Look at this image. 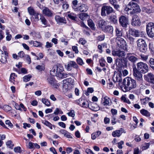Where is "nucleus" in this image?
Segmentation results:
<instances>
[{
    "instance_id": "nucleus-28",
    "label": "nucleus",
    "mask_w": 154,
    "mask_h": 154,
    "mask_svg": "<svg viewBox=\"0 0 154 154\" xmlns=\"http://www.w3.org/2000/svg\"><path fill=\"white\" fill-rule=\"evenodd\" d=\"M137 46H141L146 45L145 41L142 39H139L137 41Z\"/></svg>"
},
{
    "instance_id": "nucleus-9",
    "label": "nucleus",
    "mask_w": 154,
    "mask_h": 154,
    "mask_svg": "<svg viewBox=\"0 0 154 154\" xmlns=\"http://www.w3.org/2000/svg\"><path fill=\"white\" fill-rule=\"evenodd\" d=\"M129 33L135 37H138L143 34V32H140L134 29H130L129 30Z\"/></svg>"
},
{
    "instance_id": "nucleus-41",
    "label": "nucleus",
    "mask_w": 154,
    "mask_h": 154,
    "mask_svg": "<svg viewBox=\"0 0 154 154\" xmlns=\"http://www.w3.org/2000/svg\"><path fill=\"white\" fill-rule=\"evenodd\" d=\"M42 102L47 106H49L50 105L51 103L49 100L45 98L42 99Z\"/></svg>"
},
{
    "instance_id": "nucleus-27",
    "label": "nucleus",
    "mask_w": 154,
    "mask_h": 154,
    "mask_svg": "<svg viewBox=\"0 0 154 154\" xmlns=\"http://www.w3.org/2000/svg\"><path fill=\"white\" fill-rule=\"evenodd\" d=\"M50 73L51 76H57V72L56 66H54L52 69L50 71Z\"/></svg>"
},
{
    "instance_id": "nucleus-17",
    "label": "nucleus",
    "mask_w": 154,
    "mask_h": 154,
    "mask_svg": "<svg viewBox=\"0 0 154 154\" xmlns=\"http://www.w3.org/2000/svg\"><path fill=\"white\" fill-rule=\"evenodd\" d=\"M98 27L102 31L107 24L106 22L103 19H102L97 21Z\"/></svg>"
},
{
    "instance_id": "nucleus-42",
    "label": "nucleus",
    "mask_w": 154,
    "mask_h": 154,
    "mask_svg": "<svg viewBox=\"0 0 154 154\" xmlns=\"http://www.w3.org/2000/svg\"><path fill=\"white\" fill-rule=\"evenodd\" d=\"M32 76L30 75H28L24 76L23 77V80L25 82H27L30 80Z\"/></svg>"
},
{
    "instance_id": "nucleus-47",
    "label": "nucleus",
    "mask_w": 154,
    "mask_h": 154,
    "mask_svg": "<svg viewBox=\"0 0 154 154\" xmlns=\"http://www.w3.org/2000/svg\"><path fill=\"white\" fill-rule=\"evenodd\" d=\"M16 71L19 74H20L21 73L24 74H25L27 73V70L24 68H22L21 69V72L20 70H18L17 69H16Z\"/></svg>"
},
{
    "instance_id": "nucleus-54",
    "label": "nucleus",
    "mask_w": 154,
    "mask_h": 154,
    "mask_svg": "<svg viewBox=\"0 0 154 154\" xmlns=\"http://www.w3.org/2000/svg\"><path fill=\"white\" fill-rule=\"evenodd\" d=\"M24 58L26 60L27 62L29 64H30L31 63V58L30 56L28 55H25L24 56Z\"/></svg>"
},
{
    "instance_id": "nucleus-30",
    "label": "nucleus",
    "mask_w": 154,
    "mask_h": 154,
    "mask_svg": "<svg viewBox=\"0 0 154 154\" xmlns=\"http://www.w3.org/2000/svg\"><path fill=\"white\" fill-rule=\"evenodd\" d=\"M47 80V82L51 86L53 85L54 83V82L56 81L54 77L51 76L48 77Z\"/></svg>"
},
{
    "instance_id": "nucleus-3",
    "label": "nucleus",
    "mask_w": 154,
    "mask_h": 154,
    "mask_svg": "<svg viewBox=\"0 0 154 154\" xmlns=\"http://www.w3.org/2000/svg\"><path fill=\"white\" fill-rule=\"evenodd\" d=\"M114 10L112 8L109 6L104 5L101 8V15L102 16H106V14L109 15L110 13L113 12Z\"/></svg>"
},
{
    "instance_id": "nucleus-32",
    "label": "nucleus",
    "mask_w": 154,
    "mask_h": 154,
    "mask_svg": "<svg viewBox=\"0 0 154 154\" xmlns=\"http://www.w3.org/2000/svg\"><path fill=\"white\" fill-rule=\"evenodd\" d=\"M78 1L77 0H75L72 1V7L75 11H77L78 7L77 6Z\"/></svg>"
},
{
    "instance_id": "nucleus-14",
    "label": "nucleus",
    "mask_w": 154,
    "mask_h": 154,
    "mask_svg": "<svg viewBox=\"0 0 154 154\" xmlns=\"http://www.w3.org/2000/svg\"><path fill=\"white\" fill-rule=\"evenodd\" d=\"M42 12L45 15L49 17H51L53 16V11L46 7L44 8L42 11Z\"/></svg>"
},
{
    "instance_id": "nucleus-33",
    "label": "nucleus",
    "mask_w": 154,
    "mask_h": 154,
    "mask_svg": "<svg viewBox=\"0 0 154 154\" xmlns=\"http://www.w3.org/2000/svg\"><path fill=\"white\" fill-rule=\"evenodd\" d=\"M140 112L142 115L146 116L148 117L150 116L149 112L146 109H143L140 110Z\"/></svg>"
},
{
    "instance_id": "nucleus-10",
    "label": "nucleus",
    "mask_w": 154,
    "mask_h": 154,
    "mask_svg": "<svg viewBox=\"0 0 154 154\" xmlns=\"http://www.w3.org/2000/svg\"><path fill=\"white\" fill-rule=\"evenodd\" d=\"M72 67L75 69H77L78 66L75 62L70 61L68 63L67 65H66L65 68L68 71H70L72 69Z\"/></svg>"
},
{
    "instance_id": "nucleus-60",
    "label": "nucleus",
    "mask_w": 154,
    "mask_h": 154,
    "mask_svg": "<svg viewBox=\"0 0 154 154\" xmlns=\"http://www.w3.org/2000/svg\"><path fill=\"white\" fill-rule=\"evenodd\" d=\"M84 100L82 98H80L78 100H76V103L80 106H81L82 102H83Z\"/></svg>"
},
{
    "instance_id": "nucleus-63",
    "label": "nucleus",
    "mask_w": 154,
    "mask_h": 154,
    "mask_svg": "<svg viewBox=\"0 0 154 154\" xmlns=\"http://www.w3.org/2000/svg\"><path fill=\"white\" fill-rule=\"evenodd\" d=\"M140 57L144 61H146L148 58V56L141 54H140Z\"/></svg>"
},
{
    "instance_id": "nucleus-13",
    "label": "nucleus",
    "mask_w": 154,
    "mask_h": 154,
    "mask_svg": "<svg viewBox=\"0 0 154 154\" xmlns=\"http://www.w3.org/2000/svg\"><path fill=\"white\" fill-rule=\"evenodd\" d=\"M112 54L113 56H117L121 58L125 55V52L124 51H122L120 50H113L112 51Z\"/></svg>"
},
{
    "instance_id": "nucleus-35",
    "label": "nucleus",
    "mask_w": 154,
    "mask_h": 154,
    "mask_svg": "<svg viewBox=\"0 0 154 154\" xmlns=\"http://www.w3.org/2000/svg\"><path fill=\"white\" fill-rule=\"evenodd\" d=\"M138 47L139 48L140 51L144 53L146 51L147 49V45H144L141 46H139Z\"/></svg>"
},
{
    "instance_id": "nucleus-48",
    "label": "nucleus",
    "mask_w": 154,
    "mask_h": 154,
    "mask_svg": "<svg viewBox=\"0 0 154 154\" xmlns=\"http://www.w3.org/2000/svg\"><path fill=\"white\" fill-rule=\"evenodd\" d=\"M99 62L100 63V65L103 67L105 66L106 61L103 58H102L99 60Z\"/></svg>"
},
{
    "instance_id": "nucleus-25",
    "label": "nucleus",
    "mask_w": 154,
    "mask_h": 154,
    "mask_svg": "<svg viewBox=\"0 0 154 154\" xmlns=\"http://www.w3.org/2000/svg\"><path fill=\"white\" fill-rule=\"evenodd\" d=\"M40 20H41L42 24L45 25L44 27H45L47 26H49V24H48V21L44 17L41 16L40 18Z\"/></svg>"
},
{
    "instance_id": "nucleus-57",
    "label": "nucleus",
    "mask_w": 154,
    "mask_h": 154,
    "mask_svg": "<svg viewBox=\"0 0 154 154\" xmlns=\"http://www.w3.org/2000/svg\"><path fill=\"white\" fill-rule=\"evenodd\" d=\"M89 104L88 103V102L87 101H85L84 100L83 102H82L81 106L82 107L87 108L88 107H89Z\"/></svg>"
},
{
    "instance_id": "nucleus-50",
    "label": "nucleus",
    "mask_w": 154,
    "mask_h": 154,
    "mask_svg": "<svg viewBox=\"0 0 154 154\" xmlns=\"http://www.w3.org/2000/svg\"><path fill=\"white\" fill-rule=\"evenodd\" d=\"M96 104L94 103H92L91 104L89 105V108L92 110L96 111L97 110V107H95V105Z\"/></svg>"
},
{
    "instance_id": "nucleus-58",
    "label": "nucleus",
    "mask_w": 154,
    "mask_h": 154,
    "mask_svg": "<svg viewBox=\"0 0 154 154\" xmlns=\"http://www.w3.org/2000/svg\"><path fill=\"white\" fill-rule=\"evenodd\" d=\"M14 151L16 153H20L22 152L21 148L20 146L15 147L14 149Z\"/></svg>"
},
{
    "instance_id": "nucleus-23",
    "label": "nucleus",
    "mask_w": 154,
    "mask_h": 154,
    "mask_svg": "<svg viewBox=\"0 0 154 154\" xmlns=\"http://www.w3.org/2000/svg\"><path fill=\"white\" fill-rule=\"evenodd\" d=\"M137 4L134 2L131 1L129 2L127 6L126 9H127V11L132 10V9L134 7L137 6Z\"/></svg>"
},
{
    "instance_id": "nucleus-61",
    "label": "nucleus",
    "mask_w": 154,
    "mask_h": 154,
    "mask_svg": "<svg viewBox=\"0 0 154 154\" xmlns=\"http://www.w3.org/2000/svg\"><path fill=\"white\" fill-rule=\"evenodd\" d=\"M3 108L4 110L6 111H8L11 109V106L8 105H4L3 106Z\"/></svg>"
},
{
    "instance_id": "nucleus-22",
    "label": "nucleus",
    "mask_w": 154,
    "mask_h": 154,
    "mask_svg": "<svg viewBox=\"0 0 154 154\" xmlns=\"http://www.w3.org/2000/svg\"><path fill=\"white\" fill-rule=\"evenodd\" d=\"M109 19L110 22L114 24L117 23L118 20L117 16L115 15L112 14L109 16Z\"/></svg>"
},
{
    "instance_id": "nucleus-20",
    "label": "nucleus",
    "mask_w": 154,
    "mask_h": 154,
    "mask_svg": "<svg viewBox=\"0 0 154 154\" xmlns=\"http://www.w3.org/2000/svg\"><path fill=\"white\" fill-rule=\"evenodd\" d=\"M132 11L130 12V14H133L134 13H139L141 11L140 6L138 4L137 5V6H134L132 9Z\"/></svg>"
},
{
    "instance_id": "nucleus-39",
    "label": "nucleus",
    "mask_w": 154,
    "mask_h": 154,
    "mask_svg": "<svg viewBox=\"0 0 154 154\" xmlns=\"http://www.w3.org/2000/svg\"><path fill=\"white\" fill-rule=\"evenodd\" d=\"M68 74L67 73H65L63 72L60 73L58 76H57L60 79H63L68 77Z\"/></svg>"
},
{
    "instance_id": "nucleus-15",
    "label": "nucleus",
    "mask_w": 154,
    "mask_h": 154,
    "mask_svg": "<svg viewBox=\"0 0 154 154\" xmlns=\"http://www.w3.org/2000/svg\"><path fill=\"white\" fill-rule=\"evenodd\" d=\"M145 79L149 83L154 84V75L151 73H148Z\"/></svg>"
},
{
    "instance_id": "nucleus-45",
    "label": "nucleus",
    "mask_w": 154,
    "mask_h": 154,
    "mask_svg": "<svg viewBox=\"0 0 154 154\" xmlns=\"http://www.w3.org/2000/svg\"><path fill=\"white\" fill-rule=\"evenodd\" d=\"M42 122L45 125L49 127L51 129H52V125L49 122L45 120L44 121H42Z\"/></svg>"
},
{
    "instance_id": "nucleus-29",
    "label": "nucleus",
    "mask_w": 154,
    "mask_h": 154,
    "mask_svg": "<svg viewBox=\"0 0 154 154\" xmlns=\"http://www.w3.org/2000/svg\"><path fill=\"white\" fill-rule=\"evenodd\" d=\"M122 134L120 130H117L112 132V135L113 137H119Z\"/></svg>"
},
{
    "instance_id": "nucleus-7",
    "label": "nucleus",
    "mask_w": 154,
    "mask_h": 154,
    "mask_svg": "<svg viewBox=\"0 0 154 154\" xmlns=\"http://www.w3.org/2000/svg\"><path fill=\"white\" fill-rule=\"evenodd\" d=\"M8 56V53L7 52L5 51V53L0 49V61L3 63H6L7 62V57Z\"/></svg>"
},
{
    "instance_id": "nucleus-16",
    "label": "nucleus",
    "mask_w": 154,
    "mask_h": 154,
    "mask_svg": "<svg viewBox=\"0 0 154 154\" xmlns=\"http://www.w3.org/2000/svg\"><path fill=\"white\" fill-rule=\"evenodd\" d=\"M55 19L57 23L60 25L61 23H63L66 24V20L64 17H61L59 16H56L55 17Z\"/></svg>"
},
{
    "instance_id": "nucleus-44",
    "label": "nucleus",
    "mask_w": 154,
    "mask_h": 154,
    "mask_svg": "<svg viewBox=\"0 0 154 154\" xmlns=\"http://www.w3.org/2000/svg\"><path fill=\"white\" fill-rule=\"evenodd\" d=\"M31 34L32 36L33 37H35L37 38H40L41 37V35L39 32H31Z\"/></svg>"
},
{
    "instance_id": "nucleus-38",
    "label": "nucleus",
    "mask_w": 154,
    "mask_h": 154,
    "mask_svg": "<svg viewBox=\"0 0 154 154\" xmlns=\"http://www.w3.org/2000/svg\"><path fill=\"white\" fill-rule=\"evenodd\" d=\"M32 42L33 45L35 47H40L42 46V44L39 42L37 41H31V43H32Z\"/></svg>"
},
{
    "instance_id": "nucleus-12",
    "label": "nucleus",
    "mask_w": 154,
    "mask_h": 154,
    "mask_svg": "<svg viewBox=\"0 0 154 154\" xmlns=\"http://www.w3.org/2000/svg\"><path fill=\"white\" fill-rule=\"evenodd\" d=\"M116 40L118 41L117 44L120 45L121 48L125 50L127 49V44L126 41L123 39L120 38H117Z\"/></svg>"
},
{
    "instance_id": "nucleus-59",
    "label": "nucleus",
    "mask_w": 154,
    "mask_h": 154,
    "mask_svg": "<svg viewBox=\"0 0 154 154\" xmlns=\"http://www.w3.org/2000/svg\"><path fill=\"white\" fill-rule=\"evenodd\" d=\"M66 81L69 83L73 85L74 84V79L71 78H67L66 79Z\"/></svg>"
},
{
    "instance_id": "nucleus-43",
    "label": "nucleus",
    "mask_w": 154,
    "mask_h": 154,
    "mask_svg": "<svg viewBox=\"0 0 154 154\" xmlns=\"http://www.w3.org/2000/svg\"><path fill=\"white\" fill-rule=\"evenodd\" d=\"M116 35L117 37H121L122 35V32L118 28L116 29Z\"/></svg>"
},
{
    "instance_id": "nucleus-26",
    "label": "nucleus",
    "mask_w": 154,
    "mask_h": 154,
    "mask_svg": "<svg viewBox=\"0 0 154 154\" xmlns=\"http://www.w3.org/2000/svg\"><path fill=\"white\" fill-rule=\"evenodd\" d=\"M88 26L91 28V29L92 30H95V29L94 24L92 20L89 19L88 20Z\"/></svg>"
},
{
    "instance_id": "nucleus-37",
    "label": "nucleus",
    "mask_w": 154,
    "mask_h": 154,
    "mask_svg": "<svg viewBox=\"0 0 154 154\" xmlns=\"http://www.w3.org/2000/svg\"><path fill=\"white\" fill-rule=\"evenodd\" d=\"M35 68L39 71H44L45 69V65L44 64L41 65H38Z\"/></svg>"
},
{
    "instance_id": "nucleus-55",
    "label": "nucleus",
    "mask_w": 154,
    "mask_h": 154,
    "mask_svg": "<svg viewBox=\"0 0 154 154\" xmlns=\"http://www.w3.org/2000/svg\"><path fill=\"white\" fill-rule=\"evenodd\" d=\"M76 61L78 64L80 65H82L84 64L82 60L79 57L77 58L76 59Z\"/></svg>"
},
{
    "instance_id": "nucleus-40",
    "label": "nucleus",
    "mask_w": 154,
    "mask_h": 154,
    "mask_svg": "<svg viewBox=\"0 0 154 154\" xmlns=\"http://www.w3.org/2000/svg\"><path fill=\"white\" fill-rule=\"evenodd\" d=\"M142 10L143 11L148 14H150L152 12V10L149 7V6H147L146 7H143Z\"/></svg>"
},
{
    "instance_id": "nucleus-2",
    "label": "nucleus",
    "mask_w": 154,
    "mask_h": 154,
    "mask_svg": "<svg viewBox=\"0 0 154 154\" xmlns=\"http://www.w3.org/2000/svg\"><path fill=\"white\" fill-rule=\"evenodd\" d=\"M137 69L142 73H145L148 71V66L145 63L142 62H139L137 63Z\"/></svg>"
},
{
    "instance_id": "nucleus-52",
    "label": "nucleus",
    "mask_w": 154,
    "mask_h": 154,
    "mask_svg": "<svg viewBox=\"0 0 154 154\" xmlns=\"http://www.w3.org/2000/svg\"><path fill=\"white\" fill-rule=\"evenodd\" d=\"M6 34L7 35L6 37V40L8 41H10L12 38L11 35L9 34V32L8 30H6Z\"/></svg>"
},
{
    "instance_id": "nucleus-51",
    "label": "nucleus",
    "mask_w": 154,
    "mask_h": 154,
    "mask_svg": "<svg viewBox=\"0 0 154 154\" xmlns=\"http://www.w3.org/2000/svg\"><path fill=\"white\" fill-rule=\"evenodd\" d=\"M63 5H62L63 9L64 10L67 9L69 7V4L66 2H63Z\"/></svg>"
},
{
    "instance_id": "nucleus-64",
    "label": "nucleus",
    "mask_w": 154,
    "mask_h": 154,
    "mask_svg": "<svg viewBox=\"0 0 154 154\" xmlns=\"http://www.w3.org/2000/svg\"><path fill=\"white\" fill-rule=\"evenodd\" d=\"M104 35H100L97 38V40L99 41H102L104 39Z\"/></svg>"
},
{
    "instance_id": "nucleus-34",
    "label": "nucleus",
    "mask_w": 154,
    "mask_h": 154,
    "mask_svg": "<svg viewBox=\"0 0 154 154\" xmlns=\"http://www.w3.org/2000/svg\"><path fill=\"white\" fill-rule=\"evenodd\" d=\"M67 16L69 18L73 20H76V19H77L76 16L72 13H69Z\"/></svg>"
},
{
    "instance_id": "nucleus-5",
    "label": "nucleus",
    "mask_w": 154,
    "mask_h": 154,
    "mask_svg": "<svg viewBox=\"0 0 154 154\" xmlns=\"http://www.w3.org/2000/svg\"><path fill=\"white\" fill-rule=\"evenodd\" d=\"M119 22L120 25L123 28H126L129 24L128 19L125 16L122 15L119 18Z\"/></svg>"
},
{
    "instance_id": "nucleus-53",
    "label": "nucleus",
    "mask_w": 154,
    "mask_h": 154,
    "mask_svg": "<svg viewBox=\"0 0 154 154\" xmlns=\"http://www.w3.org/2000/svg\"><path fill=\"white\" fill-rule=\"evenodd\" d=\"M121 100L125 103H126L128 104H130L131 103V102L128 99L127 100L125 97L124 96H122L121 97Z\"/></svg>"
},
{
    "instance_id": "nucleus-36",
    "label": "nucleus",
    "mask_w": 154,
    "mask_h": 154,
    "mask_svg": "<svg viewBox=\"0 0 154 154\" xmlns=\"http://www.w3.org/2000/svg\"><path fill=\"white\" fill-rule=\"evenodd\" d=\"M104 101L102 103V104L104 106L109 105V98L107 96H105L104 98Z\"/></svg>"
},
{
    "instance_id": "nucleus-18",
    "label": "nucleus",
    "mask_w": 154,
    "mask_h": 154,
    "mask_svg": "<svg viewBox=\"0 0 154 154\" xmlns=\"http://www.w3.org/2000/svg\"><path fill=\"white\" fill-rule=\"evenodd\" d=\"M113 30L112 26H111L107 25L104 29H103L102 31L104 32L110 34H112Z\"/></svg>"
},
{
    "instance_id": "nucleus-31",
    "label": "nucleus",
    "mask_w": 154,
    "mask_h": 154,
    "mask_svg": "<svg viewBox=\"0 0 154 154\" xmlns=\"http://www.w3.org/2000/svg\"><path fill=\"white\" fill-rule=\"evenodd\" d=\"M101 132L100 131H98L95 133H93L91 134V138L92 140L95 139L96 137H98L101 134Z\"/></svg>"
},
{
    "instance_id": "nucleus-11",
    "label": "nucleus",
    "mask_w": 154,
    "mask_h": 154,
    "mask_svg": "<svg viewBox=\"0 0 154 154\" xmlns=\"http://www.w3.org/2000/svg\"><path fill=\"white\" fill-rule=\"evenodd\" d=\"M131 24L134 26H139L141 25V22L137 15H135L133 16Z\"/></svg>"
},
{
    "instance_id": "nucleus-1",
    "label": "nucleus",
    "mask_w": 154,
    "mask_h": 154,
    "mask_svg": "<svg viewBox=\"0 0 154 154\" xmlns=\"http://www.w3.org/2000/svg\"><path fill=\"white\" fill-rule=\"evenodd\" d=\"M123 84L124 88L127 91L134 89L137 87L135 80L129 77H127L123 79Z\"/></svg>"
},
{
    "instance_id": "nucleus-24",
    "label": "nucleus",
    "mask_w": 154,
    "mask_h": 154,
    "mask_svg": "<svg viewBox=\"0 0 154 154\" xmlns=\"http://www.w3.org/2000/svg\"><path fill=\"white\" fill-rule=\"evenodd\" d=\"M55 66H56L57 72V75L58 76L60 73H61L64 71V68L63 66L60 64L57 65Z\"/></svg>"
},
{
    "instance_id": "nucleus-46",
    "label": "nucleus",
    "mask_w": 154,
    "mask_h": 154,
    "mask_svg": "<svg viewBox=\"0 0 154 154\" xmlns=\"http://www.w3.org/2000/svg\"><path fill=\"white\" fill-rule=\"evenodd\" d=\"M28 10L29 14L31 15H32L36 12L34 9L31 7H29Z\"/></svg>"
},
{
    "instance_id": "nucleus-21",
    "label": "nucleus",
    "mask_w": 154,
    "mask_h": 154,
    "mask_svg": "<svg viewBox=\"0 0 154 154\" xmlns=\"http://www.w3.org/2000/svg\"><path fill=\"white\" fill-rule=\"evenodd\" d=\"M125 38L128 41L130 44L134 45L135 43V39L130 35H127L125 36Z\"/></svg>"
},
{
    "instance_id": "nucleus-6",
    "label": "nucleus",
    "mask_w": 154,
    "mask_h": 154,
    "mask_svg": "<svg viewBox=\"0 0 154 154\" xmlns=\"http://www.w3.org/2000/svg\"><path fill=\"white\" fill-rule=\"evenodd\" d=\"M134 53H128L126 54V59L133 64L136 63L138 58L135 56Z\"/></svg>"
},
{
    "instance_id": "nucleus-56",
    "label": "nucleus",
    "mask_w": 154,
    "mask_h": 154,
    "mask_svg": "<svg viewBox=\"0 0 154 154\" xmlns=\"http://www.w3.org/2000/svg\"><path fill=\"white\" fill-rule=\"evenodd\" d=\"M67 114L69 116L74 117L75 116V111L73 110H71Z\"/></svg>"
},
{
    "instance_id": "nucleus-4",
    "label": "nucleus",
    "mask_w": 154,
    "mask_h": 154,
    "mask_svg": "<svg viewBox=\"0 0 154 154\" xmlns=\"http://www.w3.org/2000/svg\"><path fill=\"white\" fill-rule=\"evenodd\" d=\"M146 29L149 36L154 37V23L151 22L149 23L146 26Z\"/></svg>"
},
{
    "instance_id": "nucleus-62",
    "label": "nucleus",
    "mask_w": 154,
    "mask_h": 154,
    "mask_svg": "<svg viewBox=\"0 0 154 154\" xmlns=\"http://www.w3.org/2000/svg\"><path fill=\"white\" fill-rule=\"evenodd\" d=\"M148 64L150 66L154 65V59L153 58H150Z\"/></svg>"
},
{
    "instance_id": "nucleus-8",
    "label": "nucleus",
    "mask_w": 154,
    "mask_h": 154,
    "mask_svg": "<svg viewBox=\"0 0 154 154\" xmlns=\"http://www.w3.org/2000/svg\"><path fill=\"white\" fill-rule=\"evenodd\" d=\"M141 72L140 71L137 69L136 68H134L133 69V74L136 79L138 81H140L142 79V75Z\"/></svg>"
},
{
    "instance_id": "nucleus-49",
    "label": "nucleus",
    "mask_w": 154,
    "mask_h": 154,
    "mask_svg": "<svg viewBox=\"0 0 154 154\" xmlns=\"http://www.w3.org/2000/svg\"><path fill=\"white\" fill-rule=\"evenodd\" d=\"M7 146L9 147L10 148L12 149L14 146V145L12 144V142L11 140L8 141L6 143Z\"/></svg>"
},
{
    "instance_id": "nucleus-19",
    "label": "nucleus",
    "mask_w": 154,
    "mask_h": 154,
    "mask_svg": "<svg viewBox=\"0 0 154 154\" xmlns=\"http://www.w3.org/2000/svg\"><path fill=\"white\" fill-rule=\"evenodd\" d=\"M88 7L86 5L82 4L78 6L77 11H80L81 12H86L88 10Z\"/></svg>"
}]
</instances>
